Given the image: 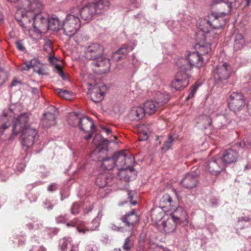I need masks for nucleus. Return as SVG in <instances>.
I'll return each instance as SVG.
<instances>
[{"label":"nucleus","instance_id":"nucleus-17","mask_svg":"<svg viewBox=\"0 0 251 251\" xmlns=\"http://www.w3.org/2000/svg\"><path fill=\"white\" fill-rule=\"evenodd\" d=\"M221 157L213 158L212 160L205 163V170L212 175H218L225 168L224 164L221 163Z\"/></svg>","mask_w":251,"mask_h":251},{"label":"nucleus","instance_id":"nucleus-49","mask_svg":"<svg viewBox=\"0 0 251 251\" xmlns=\"http://www.w3.org/2000/svg\"><path fill=\"white\" fill-rule=\"evenodd\" d=\"M55 203H52L51 201L48 200H46L44 202V206L45 208L48 209V210H51L53 208V206L54 205Z\"/></svg>","mask_w":251,"mask_h":251},{"label":"nucleus","instance_id":"nucleus-5","mask_svg":"<svg viewBox=\"0 0 251 251\" xmlns=\"http://www.w3.org/2000/svg\"><path fill=\"white\" fill-rule=\"evenodd\" d=\"M204 59H208V57L204 58L201 56L196 51L188 54L186 58H181L177 62V65L181 71L186 73L193 68L196 67L200 68L203 66Z\"/></svg>","mask_w":251,"mask_h":251},{"label":"nucleus","instance_id":"nucleus-4","mask_svg":"<svg viewBox=\"0 0 251 251\" xmlns=\"http://www.w3.org/2000/svg\"><path fill=\"white\" fill-rule=\"evenodd\" d=\"M43 5L39 0H22L15 13V18L20 23L24 16L30 17L41 12Z\"/></svg>","mask_w":251,"mask_h":251},{"label":"nucleus","instance_id":"nucleus-38","mask_svg":"<svg viewBox=\"0 0 251 251\" xmlns=\"http://www.w3.org/2000/svg\"><path fill=\"white\" fill-rule=\"evenodd\" d=\"M197 122L198 123H201L204 127H206L207 126H210L212 124L211 118L206 115L200 116L197 119Z\"/></svg>","mask_w":251,"mask_h":251},{"label":"nucleus","instance_id":"nucleus-21","mask_svg":"<svg viewBox=\"0 0 251 251\" xmlns=\"http://www.w3.org/2000/svg\"><path fill=\"white\" fill-rule=\"evenodd\" d=\"M173 222L175 223H178L185 221L187 220L186 212L181 207H178L171 214Z\"/></svg>","mask_w":251,"mask_h":251},{"label":"nucleus","instance_id":"nucleus-55","mask_svg":"<svg viewBox=\"0 0 251 251\" xmlns=\"http://www.w3.org/2000/svg\"><path fill=\"white\" fill-rule=\"evenodd\" d=\"M56 222L57 223H65L66 222V219L65 216H59L56 218Z\"/></svg>","mask_w":251,"mask_h":251},{"label":"nucleus","instance_id":"nucleus-9","mask_svg":"<svg viewBox=\"0 0 251 251\" xmlns=\"http://www.w3.org/2000/svg\"><path fill=\"white\" fill-rule=\"evenodd\" d=\"M73 119L77 120V122L72 125L74 126L78 125L81 130L84 132H89L94 127L93 121L88 117H83L82 118H80L75 114H73L70 116L68 120L69 125L72 124L71 120Z\"/></svg>","mask_w":251,"mask_h":251},{"label":"nucleus","instance_id":"nucleus-3","mask_svg":"<svg viewBox=\"0 0 251 251\" xmlns=\"http://www.w3.org/2000/svg\"><path fill=\"white\" fill-rule=\"evenodd\" d=\"M228 13H212L206 17L200 19L197 24L199 28L203 32L207 33L212 29L221 30L225 25L223 17Z\"/></svg>","mask_w":251,"mask_h":251},{"label":"nucleus","instance_id":"nucleus-62","mask_svg":"<svg viewBox=\"0 0 251 251\" xmlns=\"http://www.w3.org/2000/svg\"><path fill=\"white\" fill-rule=\"evenodd\" d=\"M0 175H1L0 179L2 181H6L9 176V175H6L3 177L2 176L3 175L4 176V174H1Z\"/></svg>","mask_w":251,"mask_h":251},{"label":"nucleus","instance_id":"nucleus-42","mask_svg":"<svg viewBox=\"0 0 251 251\" xmlns=\"http://www.w3.org/2000/svg\"><path fill=\"white\" fill-rule=\"evenodd\" d=\"M34 71L40 75H45L46 74L43 65L37 60V63H35L33 68Z\"/></svg>","mask_w":251,"mask_h":251},{"label":"nucleus","instance_id":"nucleus-7","mask_svg":"<svg viewBox=\"0 0 251 251\" xmlns=\"http://www.w3.org/2000/svg\"><path fill=\"white\" fill-rule=\"evenodd\" d=\"M80 26V20L75 11L71 10L63 24L64 33L67 36L71 37L75 34Z\"/></svg>","mask_w":251,"mask_h":251},{"label":"nucleus","instance_id":"nucleus-60","mask_svg":"<svg viewBox=\"0 0 251 251\" xmlns=\"http://www.w3.org/2000/svg\"><path fill=\"white\" fill-rule=\"evenodd\" d=\"M93 209V206L92 205H90L88 207H86L84 209V213H88L90 211L92 210Z\"/></svg>","mask_w":251,"mask_h":251},{"label":"nucleus","instance_id":"nucleus-18","mask_svg":"<svg viewBox=\"0 0 251 251\" xmlns=\"http://www.w3.org/2000/svg\"><path fill=\"white\" fill-rule=\"evenodd\" d=\"M12 114L11 111H4L2 114L0 116V134L2 135L4 131L8 129L11 125L12 118L10 114Z\"/></svg>","mask_w":251,"mask_h":251},{"label":"nucleus","instance_id":"nucleus-16","mask_svg":"<svg viewBox=\"0 0 251 251\" xmlns=\"http://www.w3.org/2000/svg\"><path fill=\"white\" fill-rule=\"evenodd\" d=\"M198 176L199 174L195 171L187 173L181 180L180 183L186 189H193L198 185Z\"/></svg>","mask_w":251,"mask_h":251},{"label":"nucleus","instance_id":"nucleus-48","mask_svg":"<svg viewBox=\"0 0 251 251\" xmlns=\"http://www.w3.org/2000/svg\"><path fill=\"white\" fill-rule=\"evenodd\" d=\"M132 244L131 243L129 237H127L125 241L124 244L123 245V248L124 250L128 251L130 249Z\"/></svg>","mask_w":251,"mask_h":251},{"label":"nucleus","instance_id":"nucleus-51","mask_svg":"<svg viewBox=\"0 0 251 251\" xmlns=\"http://www.w3.org/2000/svg\"><path fill=\"white\" fill-rule=\"evenodd\" d=\"M55 71L56 72L58 73V74L62 77V78L63 79H65V75L64 74H63V71H62L60 67L58 65H55Z\"/></svg>","mask_w":251,"mask_h":251},{"label":"nucleus","instance_id":"nucleus-44","mask_svg":"<svg viewBox=\"0 0 251 251\" xmlns=\"http://www.w3.org/2000/svg\"><path fill=\"white\" fill-rule=\"evenodd\" d=\"M44 50L48 54L51 55L52 52L51 42L50 40H46L44 44Z\"/></svg>","mask_w":251,"mask_h":251},{"label":"nucleus","instance_id":"nucleus-15","mask_svg":"<svg viewBox=\"0 0 251 251\" xmlns=\"http://www.w3.org/2000/svg\"><path fill=\"white\" fill-rule=\"evenodd\" d=\"M91 100L97 103L101 101L104 98L106 86L102 83L96 84L91 89H89Z\"/></svg>","mask_w":251,"mask_h":251},{"label":"nucleus","instance_id":"nucleus-37","mask_svg":"<svg viewBox=\"0 0 251 251\" xmlns=\"http://www.w3.org/2000/svg\"><path fill=\"white\" fill-rule=\"evenodd\" d=\"M55 91L59 97L67 100H71L73 97V93L67 90L58 88L56 89Z\"/></svg>","mask_w":251,"mask_h":251},{"label":"nucleus","instance_id":"nucleus-8","mask_svg":"<svg viewBox=\"0 0 251 251\" xmlns=\"http://www.w3.org/2000/svg\"><path fill=\"white\" fill-rule=\"evenodd\" d=\"M115 165L118 168H128L130 173H135L133 168L134 157L130 153L126 154L125 151L116 152L114 154Z\"/></svg>","mask_w":251,"mask_h":251},{"label":"nucleus","instance_id":"nucleus-28","mask_svg":"<svg viewBox=\"0 0 251 251\" xmlns=\"http://www.w3.org/2000/svg\"><path fill=\"white\" fill-rule=\"evenodd\" d=\"M49 29L55 31L59 30L61 27V23L55 15H52L50 18L48 16Z\"/></svg>","mask_w":251,"mask_h":251},{"label":"nucleus","instance_id":"nucleus-12","mask_svg":"<svg viewBox=\"0 0 251 251\" xmlns=\"http://www.w3.org/2000/svg\"><path fill=\"white\" fill-rule=\"evenodd\" d=\"M189 84L188 74L179 68L175 79L172 82L171 86L175 90H180Z\"/></svg>","mask_w":251,"mask_h":251},{"label":"nucleus","instance_id":"nucleus-13","mask_svg":"<svg viewBox=\"0 0 251 251\" xmlns=\"http://www.w3.org/2000/svg\"><path fill=\"white\" fill-rule=\"evenodd\" d=\"M76 12V15L80 16L81 19L87 21L92 18L94 15L97 14L95 5L92 3H88L82 8H74L71 9Z\"/></svg>","mask_w":251,"mask_h":251},{"label":"nucleus","instance_id":"nucleus-30","mask_svg":"<svg viewBox=\"0 0 251 251\" xmlns=\"http://www.w3.org/2000/svg\"><path fill=\"white\" fill-rule=\"evenodd\" d=\"M210 44L206 43L205 44H198L196 45L197 52L201 56H206L211 52V49Z\"/></svg>","mask_w":251,"mask_h":251},{"label":"nucleus","instance_id":"nucleus-11","mask_svg":"<svg viewBox=\"0 0 251 251\" xmlns=\"http://www.w3.org/2000/svg\"><path fill=\"white\" fill-rule=\"evenodd\" d=\"M229 108L236 112L242 109L245 105L243 95L238 92H233L230 95L228 100Z\"/></svg>","mask_w":251,"mask_h":251},{"label":"nucleus","instance_id":"nucleus-46","mask_svg":"<svg viewBox=\"0 0 251 251\" xmlns=\"http://www.w3.org/2000/svg\"><path fill=\"white\" fill-rule=\"evenodd\" d=\"M80 205L78 202H74L71 207V213L72 214H78L80 210Z\"/></svg>","mask_w":251,"mask_h":251},{"label":"nucleus","instance_id":"nucleus-53","mask_svg":"<svg viewBox=\"0 0 251 251\" xmlns=\"http://www.w3.org/2000/svg\"><path fill=\"white\" fill-rule=\"evenodd\" d=\"M57 186L55 183H51L48 187V190L50 192L54 191L57 189Z\"/></svg>","mask_w":251,"mask_h":251},{"label":"nucleus","instance_id":"nucleus-35","mask_svg":"<svg viewBox=\"0 0 251 251\" xmlns=\"http://www.w3.org/2000/svg\"><path fill=\"white\" fill-rule=\"evenodd\" d=\"M217 4H221L222 7L226 10V12L229 13L231 9V2H225L223 0H212L211 5L214 6Z\"/></svg>","mask_w":251,"mask_h":251},{"label":"nucleus","instance_id":"nucleus-64","mask_svg":"<svg viewBox=\"0 0 251 251\" xmlns=\"http://www.w3.org/2000/svg\"><path fill=\"white\" fill-rule=\"evenodd\" d=\"M248 111L249 114L251 115V101L248 104Z\"/></svg>","mask_w":251,"mask_h":251},{"label":"nucleus","instance_id":"nucleus-45","mask_svg":"<svg viewBox=\"0 0 251 251\" xmlns=\"http://www.w3.org/2000/svg\"><path fill=\"white\" fill-rule=\"evenodd\" d=\"M150 133V131L143 130L141 131L139 134V140L140 141H146L147 140L149 136Z\"/></svg>","mask_w":251,"mask_h":251},{"label":"nucleus","instance_id":"nucleus-61","mask_svg":"<svg viewBox=\"0 0 251 251\" xmlns=\"http://www.w3.org/2000/svg\"><path fill=\"white\" fill-rule=\"evenodd\" d=\"M250 219L249 217H241L239 218L238 221L241 222V221H245V222H249L250 221Z\"/></svg>","mask_w":251,"mask_h":251},{"label":"nucleus","instance_id":"nucleus-59","mask_svg":"<svg viewBox=\"0 0 251 251\" xmlns=\"http://www.w3.org/2000/svg\"><path fill=\"white\" fill-rule=\"evenodd\" d=\"M49 60L51 64H54L55 62L57 61V59L51 55L49 56Z\"/></svg>","mask_w":251,"mask_h":251},{"label":"nucleus","instance_id":"nucleus-58","mask_svg":"<svg viewBox=\"0 0 251 251\" xmlns=\"http://www.w3.org/2000/svg\"><path fill=\"white\" fill-rule=\"evenodd\" d=\"M16 46L17 48L20 50H25L24 47L23 46L22 43L20 42H16Z\"/></svg>","mask_w":251,"mask_h":251},{"label":"nucleus","instance_id":"nucleus-50","mask_svg":"<svg viewBox=\"0 0 251 251\" xmlns=\"http://www.w3.org/2000/svg\"><path fill=\"white\" fill-rule=\"evenodd\" d=\"M198 87L199 85H198L197 84H196L195 85L193 86L190 93H189L188 96L187 98V100L192 98L194 97Z\"/></svg>","mask_w":251,"mask_h":251},{"label":"nucleus","instance_id":"nucleus-22","mask_svg":"<svg viewBox=\"0 0 251 251\" xmlns=\"http://www.w3.org/2000/svg\"><path fill=\"white\" fill-rule=\"evenodd\" d=\"M145 116L144 109L140 106L133 107L129 111L128 117L131 121L139 120Z\"/></svg>","mask_w":251,"mask_h":251},{"label":"nucleus","instance_id":"nucleus-29","mask_svg":"<svg viewBox=\"0 0 251 251\" xmlns=\"http://www.w3.org/2000/svg\"><path fill=\"white\" fill-rule=\"evenodd\" d=\"M158 107V103L155 101L149 100L144 103V114H149L154 113Z\"/></svg>","mask_w":251,"mask_h":251},{"label":"nucleus","instance_id":"nucleus-31","mask_svg":"<svg viewBox=\"0 0 251 251\" xmlns=\"http://www.w3.org/2000/svg\"><path fill=\"white\" fill-rule=\"evenodd\" d=\"M112 178L108 177L106 175L102 174L99 176L96 180V183L100 188H103L106 185H110Z\"/></svg>","mask_w":251,"mask_h":251},{"label":"nucleus","instance_id":"nucleus-63","mask_svg":"<svg viewBox=\"0 0 251 251\" xmlns=\"http://www.w3.org/2000/svg\"><path fill=\"white\" fill-rule=\"evenodd\" d=\"M31 92L32 94H37L38 93V90L37 88H36L35 87H31Z\"/></svg>","mask_w":251,"mask_h":251},{"label":"nucleus","instance_id":"nucleus-24","mask_svg":"<svg viewBox=\"0 0 251 251\" xmlns=\"http://www.w3.org/2000/svg\"><path fill=\"white\" fill-rule=\"evenodd\" d=\"M97 59V60L94 62V64L97 67L102 68L100 70L101 73H106L109 71L110 63L108 58L100 57Z\"/></svg>","mask_w":251,"mask_h":251},{"label":"nucleus","instance_id":"nucleus-39","mask_svg":"<svg viewBox=\"0 0 251 251\" xmlns=\"http://www.w3.org/2000/svg\"><path fill=\"white\" fill-rule=\"evenodd\" d=\"M176 223L173 222V224H171L169 221L166 222L163 221L161 224V226L163 228V230L166 233H170L175 230L176 227Z\"/></svg>","mask_w":251,"mask_h":251},{"label":"nucleus","instance_id":"nucleus-34","mask_svg":"<svg viewBox=\"0 0 251 251\" xmlns=\"http://www.w3.org/2000/svg\"><path fill=\"white\" fill-rule=\"evenodd\" d=\"M115 166L114 155L112 157H107L103 159L101 167L105 170H111Z\"/></svg>","mask_w":251,"mask_h":251},{"label":"nucleus","instance_id":"nucleus-19","mask_svg":"<svg viewBox=\"0 0 251 251\" xmlns=\"http://www.w3.org/2000/svg\"><path fill=\"white\" fill-rule=\"evenodd\" d=\"M238 157L237 152L233 150L229 149L226 151L221 158L223 164H230L235 162Z\"/></svg>","mask_w":251,"mask_h":251},{"label":"nucleus","instance_id":"nucleus-36","mask_svg":"<svg viewBox=\"0 0 251 251\" xmlns=\"http://www.w3.org/2000/svg\"><path fill=\"white\" fill-rule=\"evenodd\" d=\"M245 44V41L241 34H237L235 36L234 49L239 50L242 49Z\"/></svg>","mask_w":251,"mask_h":251},{"label":"nucleus","instance_id":"nucleus-26","mask_svg":"<svg viewBox=\"0 0 251 251\" xmlns=\"http://www.w3.org/2000/svg\"><path fill=\"white\" fill-rule=\"evenodd\" d=\"M122 222L127 226H132L138 221V217L134 210L121 218Z\"/></svg>","mask_w":251,"mask_h":251},{"label":"nucleus","instance_id":"nucleus-54","mask_svg":"<svg viewBox=\"0 0 251 251\" xmlns=\"http://www.w3.org/2000/svg\"><path fill=\"white\" fill-rule=\"evenodd\" d=\"M163 200L164 202L170 203L172 201V198L168 194H165L163 196Z\"/></svg>","mask_w":251,"mask_h":251},{"label":"nucleus","instance_id":"nucleus-23","mask_svg":"<svg viewBox=\"0 0 251 251\" xmlns=\"http://www.w3.org/2000/svg\"><path fill=\"white\" fill-rule=\"evenodd\" d=\"M95 5L97 14H101L108 10L110 3L109 0H99L98 2L92 3Z\"/></svg>","mask_w":251,"mask_h":251},{"label":"nucleus","instance_id":"nucleus-41","mask_svg":"<svg viewBox=\"0 0 251 251\" xmlns=\"http://www.w3.org/2000/svg\"><path fill=\"white\" fill-rule=\"evenodd\" d=\"M175 138L173 135H169L168 139L165 141L163 147L162 148V150L166 151L171 149Z\"/></svg>","mask_w":251,"mask_h":251},{"label":"nucleus","instance_id":"nucleus-56","mask_svg":"<svg viewBox=\"0 0 251 251\" xmlns=\"http://www.w3.org/2000/svg\"><path fill=\"white\" fill-rule=\"evenodd\" d=\"M110 227L113 230L120 231L122 229V227L118 226L115 224H111Z\"/></svg>","mask_w":251,"mask_h":251},{"label":"nucleus","instance_id":"nucleus-25","mask_svg":"<svg viewBox=\"0 0 251 251\" xmlns=\"http://www.w3.org/2000/svg\"><path fill=\"white\" fill-rule=\"evenodd\" d=\"M56 116L54 113L47 112L44 113L42 120V125L45 127H49L55 124Z\"/></svg>","mask_w":251,"mask_h":251},{"label":"nucleus","instance_id":"nucleus-43","mask_svg":"<svg viewBox=\"0 0 251 251\" xmlns=\"http://www.w3.org/2000/svg\"><path fill=\"white\" fill-rule=\"evenodd\" d=\"M35 63H37V60L32 59L31 60L25 62L22 66V70L28 71L33 68Z\"/></svg>","mask_w":251,"mask_h":251},{"label":"nucleus","instance_id":"nucleus-40","mask_svg":"<svg viewBox=\"0 0 251 251\" xmlns=\"http://www.w3.org/2000/svg\"><path fill=\"white\" fill-rule=\"evenodd\" d=\"M215 122L217 123L219 127H222L226 126L229 123V120L226 116L222 115L218 117Z\"/></svg>","mask_w":251,"mask_h":251},{"label":"nucleus","instance_id":"nucleus-52","mask_svg":"<svg viewBox=\"0 0 251 251\" xmlns=\"http://www.w3.org/2000/svg\"><path fill=\"white\" fill-rule=\"evenodd\" d=\"M29 251H46V249L43 247L34 245Z\"/></svg>","mask_w":251,"mask_h":251},{"label":"nucleus","instance_id":"nucleus-2","mask_svg":"<svg viewBox=\"0 0 251 251\" xmlns=\"http://www.w3.org/2000/svg\"><path fill=\"white\" fill-rule=\"evenodd\" d=\"M19 24L26 30H29L33 27L37 33H45L49 29L48 15L40 12L30 17L24 16Z\"/></svg>","mask_w":251,"mask_h":251},{"label":"nucleus","instance_id":"nucleus-47","mask_svg":"<svg viewBox=\"0 0 251 251\" xmlns=\"http://www.w3.org/2000/svg\"><path fill=\"white\" fill-rule=\"evenodd\" d=\"M100 138V141H101L98 144V145H101V144L107 145L110 143V141L108 140L105 139L103 137H102L100 135H97L94 139V142H95V144H96V140H97V138Z\"/></svg>","mask_w":251,"mask_h":251},{"label":"nucleus","instance_id":"nucleus-33","mask_svg":"<svg viewBox=\"0 0 251 251\" xmlns=\"http://www.w3.org/2000/svg\"><path fill=\"white\" fill-rule=\"evenodd\" d=\"M154 99L156 102L159 104L162 105L167 103L169 100V95L165 92H157L156 93Z\"/></svg>","mask_w":251,"mask_h":251},{"label":"nucleus","instance_id":"nucleus-57","mask_svg":"<svg viewBox=\"0 0 251 251\" xmlns=\"http://www.w3.org/2000/svg\"><path fill=\"white\" fill-rule=\"evenodd\" d=\"M128 197L130 200V203H131V204L133 205H135L137 203V202L136 201H132L133 196L132 195L131 192L128 191Z\"/></svg>","mask_w":251,"mask_h":251},{"label":"nucleus","instance_id":"nucleus-1","mask_svg":"<svg viewBox=\"0 0 251 251\" xmlns=\"http://www.w3.org/2000/svg\"><path fill=\"white\" fill-rule=\"evenodd\" d=\"M28 116L23 113L18 116L15 121L12 127V132L8 138L13 140L19 133H21L20 140L23 149L25 151L32 147L37 139V130L28 126Z\"/></svg>","mask_w":251,"mask_h":251},{"label":"nucleus","instance_id":"nucleus-10","mask_svg":"<svg viewBox=\"0 0 251 251\" xmlns=\"http://www.w3.org/2000/svg\"><path fill=\"white\" fill-rule=\"evenodd\" d=\"M232 72L231 66L226 62L219 64L214 71V79L222 81L229 78Z\"/></svg>","mask_w":251,"mask_h":251},{"label":"nucleus","instance_id":"nucleus-20","mask_svg":"<svg viewBox=\"0 0 251 251\" xmlns=\"http://www.w3.org/2000/svg\"><path fill=\"white\" fill-rule=\"evenodd\" d=\"M59 246L61 251H77L78 247L74 245L71 237H66L61 239Z\"/></svg>","mask_w":251,"mask_h":251},{"label":"nucleus","instance_id":"nucleus-6","mask_svg":"<svg viewBox=\"0 0 251 251\" xmlns=\"http://www.w3.org/2000/svg\"><path fill=\"white\" fill-rule=\"evenodd\" d=\"M102 216V214L99 212L97 216L88 225L83 221L78 219H74L70 223H67V226L68 227H76V230L79 233L85 234L87 232L98 229Z\"/></svg>","mask_w":251,"mask_h":251},{"label":"nucleus","instance_id":"nucleus-14","mask_svg":"<svg viewBox=\"0 0 251 251\" xmlns=\"http://www.w3.org/2000/svg\"><path fill=\"white\" fill-rule=\"evenodd\" d=\"M103 52V47L99 44L93 43L86 48L85 57L90 60H96L101 57Z\"/></svg>","mask_w":251,"mask_h":251},{"label":"nucleus","instance_id":"nucleus-27","mask_svg":"<svg viewBox=\"0 0 251 251\" xmlns=\"http://www.w3.org/2000/svg\"><path fill=\"white\" fill-rule=\"evenodd\" d=\"M132 50L133 48L132 47L129 45H125L114 52L112 59L115 61H119L122 58V54H126L129 51H131Z\"/></svg>","mask_w":251,"mask_h":251},{"label":"nucleus","instance_id":"nucleus-32","mask_svg":"<svg viewBox=\"0 0 251 251\" xmlns=\"http://www.w3.org/2000/svg\"><path fill=\"white\" fill-rule=\"evenodd\" d=\"M119 170L118 176L121 179H123L126 181H129L131 180L132 175L135 176L137 175V172L135 171V173H130L128 168H118Z\"/></svg>","mask_w":251,"mask_h":251}]
</instances>
